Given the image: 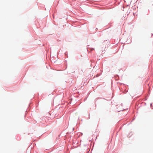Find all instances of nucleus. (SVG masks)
<instances>
[{"label":"nucleus","mask_w":153,"mask_h":153,"mask_svg":"<svg viewBox=\"0 0 153 153\" xmlns=\"http://www.w3.org/2000/svg\"><path fill=\"white\" fill-rule=\"evenodd\" d=\"M94 48L92 49H91V50H94Z\"/></svg>","instance_id":"nucleus-1"}]
</instances>
